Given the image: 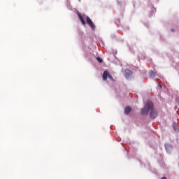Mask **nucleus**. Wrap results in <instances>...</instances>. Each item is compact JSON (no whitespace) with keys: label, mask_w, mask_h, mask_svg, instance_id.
Listing matches in <instances>:
<instances>
[{"label":"nucleus","mask_w":179,"mask_h":179,"mask_svg":"<svg viewBox=\"0 0 179 179\" xmlns=\"http://www.w3.org/2000/svg\"><path fill=\"white\" fill-rule=\"evenodd\" d=\"M155 105H153L152 102L149 101L146 104L145 106L141 109V114L143 115H148L149 114V111H150Z\"/></svg>","instance_id":"obj_1"},{"label":"nucleus","mask_w":179,"mask_h":179,"mask_svg":"<svg viewBox=\"0 0 179 179\" xmlns=\"http://www.w3.org/2000/svg\"><path fill=\"white\" fill-rule=\"evenodd\" d=\"M150 117L152 120H155V118H156V117H157V110H156V109H155V108H152L151 109L150 113Z\"/></svg>","instance_id":"obj_2"},{"label":"nucleus","mask_w":179,"mask_h":179,"mask_svg":"<svg viewBox=\"0 0 179 179\" xmlns=\"http://www.w3.org/2000/svg\"><path fill=\"white\" fill-rule=\"evenodd\" d=\"M86 22H87V24L91 27V29L92 30H94V29H96V26H94V24H93V22L92 21V20H90V17H87Z\"/></svg>","instance_id":"obj_3"},{"label":"nucleus","mask_w":179,"mask_h":179,"mask_svg":"<svg viewBox=\"0 0 179 179\" xmlns=\"http://www.w3.org/2000/svg\"><path fill=\"white\" fill-rule=\"evenodd\" d=\"M131 75H132V71L129 69L124 70V76L126 78H129Z\"/></svg>","instance_id":"obj_4"},{"label":"nucleus","mask_w":179,"mask_h":179,"mask_svg":"<svg viewBox=\"0 0 179 179\" xmlns=\"http://www.w3.org/2000/svg\"><path fill=\"white\" fill-rule=\"evenodd\" d=\"M110 73L107 71H103V76H102V79L103 80H107V78H108V75Z\"/></svg>","instance_id":"obj_5"},{"label":"nucleus","mask_w":179,"mask_h":179,"mask_svg":"<svg viewBox=\"0 0 179 179\" xmlns=\"http://www.w3.org/2000/svg\"><path fill=\"white\" fill-rule=\"evenodd\" d=\"M78 16L82 24H83V26L86 25V21H85V20L83 19V17H82V15H80V13H78Z\"/></svg>","instance_id":"obj_6"},{"label":"nucleus","mask_w":179,"mask_h":179,"mask_svg":"<svg viewBox=\"0 0 179 179\" xmlns=\"http://www.w3.org/2000/svg\"><path fill=\"white\" fill-rule=\"evenodd\" d=\"M131 111H132V108L129 106H127L124 108V114H126V115H129V113H131Z\"/></svg>","instance_id":"obj_7"},{"label":"nucleus","mask_w":179,"mask_h":179,"mask_svg":"<svg viewBox=\"0 0 179 179\" xmlns=\"http://www.w3.org/2000/svg\"><path fill=\"white\" fill-rule=\"evenodd\" d=\"M96 60L98 61V62H99V64H101L103 62V59H101V58L100 57H96Z\"/></svg>","instance_id":"obj_8"},{"label":"nucleus","mask_w":179,"mask_h":179,"mask_svg":"<svg viewBox=\"0 0 179 179\" xmlns=\"http://www.w3.org/2000/svg\"><path fill=\"white\" fill-rule=\"evenodd\" d=\"M173 128H174L175 131H177V123H176V122L173 123Z\"/></svg>","instance_id":"obj_9"},{"label":"nucleus","mask_w":179,"mask_h":179,"mask_svg":"<svg viewBox=\"0 0 179 179\" xmlns=\"http://www.w3.org/2000/svg\"><path fill=\"white\" fill-rule=\"evenodd\" d=\"M108 78L110 80H114V79L113 78V76H112L110 74H109V75L108 76Z\"/></svg>","instance_id":"obj_10"},{"label":"nucleus","mask_w":179,"mask_h":179,"mask_svg":"<svg viewBox=\"0 0 179 179\" xmlns=\"http://www.w3.org/2000/svg\"><path fill=\"white\" fill-rule=\"evenodd\" d=\"M159 87H160V89H162V85L161 84L159 85Z\"/></svg>","instance_id":"obj_11"},{"label":"nucleus","mask_w":179,"mask_h":179,"mask_svg":"<svg viewBox=\"0 0 179 179\" xmlns=\"http://www.w3.org/2000/svg\"><path fill=\"white\" fill-rule=\"evenodd\" d=\"M161 179H167L166 177H162Z\"/></svg>","instance_id":"obj_12"},{"label":"nucleus","mask_w":179,"mask_h":179,"mask_svg":"<svg viewBox=\"0 0 179 179\" xmlns=\"http://www.w3.org/2000/svg\"><path fill=\"white\" fill-rule=\"evenodd\" d=\"M171 31H175L173 29H171Z\"/></svg>","instance_id":"obj_13"},{"label":"nucleus","mask_w":179,"mask_h":179,"mask_svg":"<svg viewBox=\"0 0 179 179\" xmlns=\"http://www.w3.org/2000/svg\"><path fill=\"white\" fill-rule=\"evenodd\" d=\"M165 148H166V150H167V146H166Z\"/></svg>","instance_id":"obj_14"},{"label":"nucleus","mask_w":179,"mask_h":179,"mask_svg":"<svg viewBox=\"0 0 179 179\" xmlns=\"http://www.w3.org/2000/svg\"><path fill=\"white\" fill-rule=\"evenodd\" d=\"M78 1H80V0H78Z\"/></svg>","instance_id":"obj_15"}]
</instances>
